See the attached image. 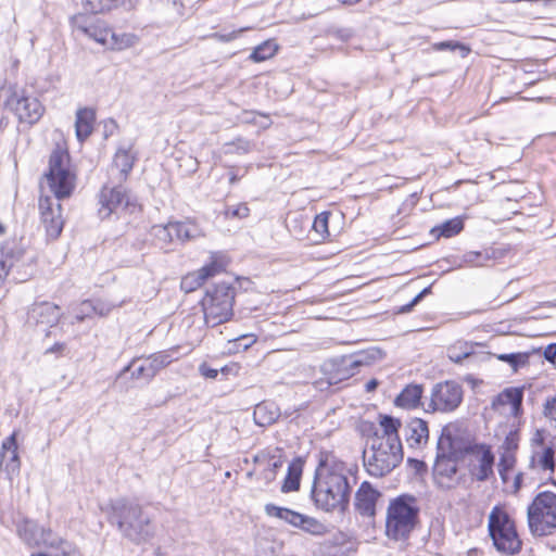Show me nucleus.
Masks as SVG:
<instances>
[{"instance_id": "obj_22", "label": "nucleus", "mask_w": 556, "mask_h": 556, "mask_svg": "<svg viewBox=\"0 0 556 556\" xmlns=\"http://www.w3.org/2000/svg\"><path fill=\"white\" fill-rule=\"evenodd\" d=\"M379 493L368 482H363L355 494L356 509L366 516L375 515Z\"/></svg>"}, {"instance_id": "obj_63", "label": "nucleus", "mask_w": 556, "mask_h": 556, "mask_svg": "<svg viewBox=\"0 0 556 556\" xmlns=\"http://www.w3.org/2000/svg\"><path fill=\"white\" fill-rule=\"evenodd\" d=\"M4 233V227L3 225L0 223V235Z\"/></svg>"}, {"instance_id": "obj_20", "label": "nucleus", "mask_w": 556, "mask_h": 556, "mask_svg": "<svg viewBox=\"0 0 556 556\" xmlns=\"http://www.w3.org/2000/svg\"><path fill=\"white\" fill-rule=\"evenodd\" d=\"M405 438L410 448L420 450L429 440V429L425 420L413 418L405 427Z\"/></svg>"}, {"instance_id": "obj_30", "label": "nucleus", "mask_w": 556, "mask_h": 556, "mask_svg": "<svg viewBox=\"0 0 556 556\" xmlns=\"http://www.w3.org/2000/svg\"><path fill=\"white\" fill-rule=\"evenodd\" d=\"M422 395V389L418 384L407 386L395 399L399 407L412 409L419 405Z\"/></svg>"}, {"instance_id": "obj_55", "label": "nucleus", "mask_w": 556, "mask_h": 556, "mask_svg": "<svg viewBox=\"0 0 556 556\" xmlns=\"http://www.w3.org/2000/svg\"><path fill=\"white\" fill-rule=\"evenodd\" d=\"M544 357L549 362H554L556 359V343L548 344L545 348Z\"/></svg>"}, {"instance_id": "obj_12", "label": "nucleus", "mask_w": 556, "mask_h": 556, "mask_svg": "<svg viewBox=\"0 0 556 556\" xmlns=\"http://www.w3.org/2000/svg\"><path fill=\"white\" fill-rule=\"evenodd\" d=\"M34 255L20 245L0 248V286L10 270L16 271L15 280H26L33 271Z\"/></svg>"}, {"instance_id": "obj_4", "label": "nucleus", "mask_w": 556, "mask_h": 556, "mask_svg": "<svg viewBox=\"0 0 556 556\" xmlns=\"http://www.w3.org/2000/svg\"><path fill=\"white\" fill-rule=\"evenodd\" d=\"M419 507L413 496H399L390 502L386 517V535L394 541L406 540L417 525Z\"/></svg>"}, {"instance_id": "obj_26", "label": "nucleus", "mask_w": 556, "mask_h": 556, "mask_svg": "<svg viewBox=\"0 0 556 556\" xmlns=\"http://www.w3.org/2000/svg\"><path fill=\"white\" fill-rule=\"evenodd\" d=\"M515 463V455L509 451H506L501 456L498 463V472L504 483H508L510 478H513V491L517 492L521 486L522 473L519 472L513 476Z\"/></svg>"}, {"instance_id": "obj_14", "label": "nucleus", "mask_w": 556, "mask_h": 556, "mask_svg": "<svg viewBox=\"0 0 556 556\" xmlns=\"http://www.w3.org/2000/svg\"><path fill=\"white\" fill-rule=\"evenodd\" d=\"M71 24L75 30L108 48L113 29L106 22L100 18H92L84 13H77L71 17Z\"/></svg>"}, {"instance_id": "obj_56", "label": "nucleus", "mask_w": 556, "mask_h": 556, "mask_svg": "<svg viewBox=\"0 0 556 556\" xmlns=\"http://www.w3.org/2000/svg\"><path fill=\"white\" fill-rule=\"evenodd\" d=\"M254 115L257 116L255 124L258 125L261 128L265 129V128H268L270 126L271 121H270V118L267 115L261 114V113L254 114Z\"/></svg>"}, {"instance_id": "obj_49", "label": "nucleus", "mask_w": 556, "mask_h": 556, "mask_svg": "<svg viewBox=\"0 0 556 556\" xmlns=\"http://www.w3.org/2000/svg\"><path fill=\"white\" fill-rule=\"evenodd\" d=\"M226 152H238V153H248L252 150V144L250 141L244 139H238L235 142H230L226 144Z\"/></svg>"}, {"instance_id": "obj_3", "label": "nucleus", "mask_w": 556, "mask_h": 556, "mask_svg": "<svg viewBox=\"0 0 556 556\" xmlns=\"http://www.w3.org/2000/svg\"><path fill=\"white\" fill-rule=\"evenodd\" d=\"M114 518L118 530L134 543L148 542L154 535L151 518L136 503L118 501L113 505Z\"/></svg>"}, {"instance_id": "obj_60", "label": "nucleus", "mask_w": 556, "mask_h": 556, "mask_svg": "<svg viewBox=\"0 0 556 556\" xmlns=\"http://www.w3.org/2000/svg\"><path fill=\"white\" fill-rule=\"evenodd\" d=\"M377 387V381L376 380H370L367 384H366V388L368 391H372L375 390Z\"/></svg>"}, {"instance_id": "obj_8", "label": "nucleus", "mask_w": 556, "mask_h": 556, "mask_svg": "<svg viewBox=\"0 0 556 556\" xmlns=\"http://www.w3.org/2000/svg\"><path fill=\"white\" fill-rule=\"evenodd\" d=\"M528 523L534 535H547L556 529V494H538L528 508Z\"/></svg>"}, {"instance_id": "obj_50", "label": "nucleus", "mask_w": 556, "mask_h": 556, "mask_svg": "<svg viewBox=\"0 0 556 556\" xmlns=\"http://www.w3.org/2000/svg\"><path fill=\"white\" fill-rule=\"evenodd\" d=\"M94 311H97V306L90 301H85L79 305V312L76 314V319L81 321L85 317H89Z\"/></svg>"}, {"instance_id": "obj_23", "label": "nucleus", "mask_w": 556, "mask_h": 556, "mask_svg": "<svg viewBox=\"0 0 556 556\" xmlns=\"http://www.w3.org/2000/svg\"><path fill=\"white\" fill-rule=\"evenodd\" d=\"M522 393L517 389H507L493 401V407L503 414L516 415L520 408Z\"/></svg>"}, {"instance_id": "obj_29", "label": "nucleus", "mask_w": 556, "mask_h": 556, "mask_svg": "<svg viewBox=\"0 0 556 556\" xmlns=\"http://www.w3.org/2000/svg\"><path fill=\"white\" fill-rule=\"evenodd\" d=\"M279 417V410L273 403H261L253 412V419L260 427H267L274 424Z\"/></svg>"}, {"instance_id": "obj_15", "label": "nucleus", "mask_w": 556, "mask_h": 556, "mask_svg": "<svg viewBox=\"0 0 556 556\" xmlns=\"http://www.w3.org/2000/svg\"><path fill=\"white\" fill-rule=\"evenodd\" d=\"M462 399L460 386L452 381H445L438 383L432 389L429 407L432 410L451 412L460 404Z\"/></svg>"}, {"instance_id": "obj_54", "label": "nucleus", "mask_w": 556, "mask_h": 556, "mask_svg": "<svg viewBox=\"0 0 556 556\" xmlns=\"http://www.w3.org/2000/svg\"><path fill=\"white\" fill-rule=\"evenodd\" d=\"M236 340L243 341V350H247L256 342L257 338L255 334H243Z\"/></svg>"}, {"instance_id": "obj_46", "label": "nucleus", "mask_w": 556, "mask_h": 556, "mask_svg": "<svg viewBox=\"0 0 556 556\" xmlns=\"http://www.w3.org/2000/svg\"><path fill=\"white\" fill-rule=\"evenodd\" d=\"M250 214V210L249 207L247 206V204H237V205H232V206H228L226 210H225V216L227 218H239V219H242V218H247Z\"/></svg>"}, {"instance_id": "obj_31", "label": "nucleus", "mask_w": 556, "mask_h": 556, "mask_svg": "<svg viewBox=\"0 0 556 556\" xmlns=\"http://www.w3.org/2000/svg\"><path fill=\"white\" fill-rule=\"evenodd\" d=\"M302 471L303 463L301 459H294L289 464L288 473L281 486L283 493L299 490Z\"/></svg>"}, {"instance_id": "obj_16", "label": "nucleus", "mask_w": 556, "mask_h": 556, "mask_svg": "<svg viewBox=\"0 0 556 556\" xmlns=\"http://www.w3.org/2000/svg\"><path fill=\"white\" fill-rule=\"evenodd\" d=\"M469 471L478 481L488 480L493 475L494 455L486 445H476L468 453Z\"/></svg>"}, {"instance_id": "obj_17", "label": "nucleus", "mask_w": 556, "mask_h": 556, "mask_svg": "<svg viewBox=\"0 0 556 556\" xmlns=\"http://www.w3.org/2000/svg\"><path fill=\"white\" fill-rule=\"evenodd\" d=\"M18 430L2 441L0 450V470L7 475L9 480L18 476L21 470V459L18 456L17 437Z\"/></svg>"}, {"instance_id": "obj_40", "label": "nucleus", "mask_w": 556, "mask_h": 556, "mask_svg": "<svg viewBox=\"0 0 556 556\" xmlns=\"http://www.w3.org/2000/svg\"><path fill=\"white\" fill-rule=\"evenodd\" d=\"M206 280L202 276L201 271L194 270L185 275L180 281V288L185 292L189 293L199 289Z\"/></svg>"}, {"instance_id": "obj_39", "label": "nucleus", "mask_w": 556, "mask_h": 556, "mask_svg": "<svg viewBox=\"0 0 556 556\" xmlns=\"http://www.w3.org/2000/svg\"><path fill=\"white\" fill-rule=\"evenodd\" d=\"M151 233L163 247L172 243L175 240V231L173 223L167 225H156L151 229Z\"/></svg>"}, {"instance_id": "obj_58", "label": "nucleus", "mask_w": 556, "mask_h": 556, "mask_svg": "<svg viewBox=\"0 0 556 556\" xmlns=\"http://www.w3.org/2000/svg\"><path fill=\"white\" fill-rule=\"evenodd\" d=\"M429 292V288L424 289L415 299L412 301L409 305H407L403 311H408L412 306L419 302V300Z\"/></svg>"}, {"instance_id": "obj_34", "label": "nucleus", "mask_w": 556, "mask_h": 556, "mask_svg": "<svg viewBox=\"0 0 556 556\" xmlns=\"http://www.w3.org/2000/svg\"><path fill=\"white\" fill-rule=\"evenodd\" d=\"M138 42H139V37L135 34H130V33L116 34L113 30L106 49L121 51V50L132 48Z\"/></svg>"}, {"instance_id": "obj_37", "label": "nucleus", "mask_w": 556, "mask_h": 556, "mask_svg": "<svg viewBox=\"0 0 556 556\" xmlns=\"http://www.w3.org/2000/svg\"><path fill=\"white\" fill-rule=\"evenodd\" d=\"M464 228L462 218L455 217L444 222L441 226H438L431 230L433 235L438 237L451 238L459 233Z\"/></svg>"}, {"instance_id": "obj_57", "label": "nucleus", "mask_w": 556, "mask_h": 556, "mask_svg": "<svg viewBox=\"0 0 556 556\" xmlns=\"http://www.w3.org/2000/svg\"><path fill=\"white\" fill-rule=\"evenodd\" d=\"M97 306V311L94 313L99 314L100 316H106L112 311V306L104 305L100 302L94 304Z\"/></svg>"}, {"instance_id": "obj_5", "label": "nucleus", "mask_w": 556, "mask_h": 556, "mask_svg": "<svg viewBox=\"0 0 556 556\" xmlns=\"http://www.w3.org/2000/svg\"><path fill=\"white\" fill-rule=\"evenodd\" d=\"M488 529L497 552L515 555L521 551L522 542L517 533L515 521L504 505L492 508L488 518Z\"/></svg>"}, {"instance_id": "obj_25", "label": "nucleus", "mask_w": 556, "mask_h": 556, "mask_svg": "<svg viewBox=\"0 0 556 556\" xmlns=\"http://www.w3.org/2000/svg\"><path fill=\"white\" fill-rule=\"evenodd\" d=\"M134 162L135 155L131 149H118L113 160L111 168L112 175H114L117 180L126 179L134 166Z\"/></svg>"}, {"instance_id": "obj_48", "label": "nucleus", "mask_w": 556, "mask_h": 556, "mask_svg": "<svg viewBox=\"0 0 556 556\" xmlns=\"http://www.w3.org/2000/svg\"><path fill=\"white\" fill-rule=\"evenodd\" d=\"M251 29L250 27H242L236 30H232L228 34L214 33L211 35V38L220 41V42H230L237 39L243 31Z\"/></svg>"}, {"instance_id": "obj_27", "label": "nucleus", "mask_w": 556, "mask_h": 556, "mask_svg": "<svg viewBox=\"0 0 556 556\" xmlns=\"http://www.w3.org/2000/svg\"><path fill=\"white\" fill-rule=\"evenodd\" d=\"M401 427V422L399 419L392 418L390 416H382L380 419V429L381 433H376L372 440H388L389 443L392 444H401L399 438V428Z\"/></svg>"}, {"instance_id": "obj_64", "label": "nucleus", "mask_w": 556, "mask_h": 556, "mask_svg": "<svg viewBox=\"0 0 556 556\" xmlns=\"http://www.w3.org/2000/svg\"><path fill=\"white\" fill-rule=\"evenodd\" d=\"M157 556H163V555L159 553Z\"/></svg>"}, {"instance_id": "obj_53", "label": "nucleus", "mask_w": 556, "mask_h": 556, "mask_svg": "<svg viewBox=\"0 0 556 556\" xmlns=\"http://www.w3.org/2000/svg\"><path fill=\"white\" fill-rule=\"evenodd\" d=\"M199 372L205 378L215 379L219 370L211 368L207 364L203 363L199 366Z\"/></svg>"}, {"instance_id": "obj_32", "label": "nucleus", "mask_w": 556, "mask_h": 556, "mask_svg": "<svg viewBox=\"0 0 556 556\" xmlns=\"http://www.w3.org/2000/svg\"><path fill=\"white\" fill-rule=\"evenodd\" d=\"M175 239L179 241H189L204 236L202 229L193 223L175 222L173 223Z\"/></svg>"}, {"instance_id": "obj_44", "label": "nucleus", "mask_w": 556, "mask_h": 556, "mask_svg": "<svg viewBox=\"0 0 556 556\" xmlns=\"http://www.w3.org/2000/svg\"><path fill=\"white\" fill-rule=\"evenodd\" d=\"M433 49L437 50V51H442V50H451V51H455V50H458L460 52V55L462 58H465L469 54L470 52V48L460 43V42H457V41H441V42H437L434 43L433 46Z\"/></svg>"}, {"instance_id": "obj_43", "label": "nucleus", "mask_w": 556, "mask_h": 556, "mask_svg": "<svg viewBox=\"0 0 556 556\" xmlns=\"http://www.w3.org/2000/svg\"><path fill=\"white\" fill-rule=\"evenodd\" d=\"M328 219V213H320L313 222L312 228L317 233L318 240H324L329 236Z\"/></svg>"}, {"instance_id": "obj_18", "label": "nucleus", "mask_w": 556, "mask_h": 556, "mask_svg": "<svg viewBox=\"0 0 556 556\" xmlns=\"http://www.w3.org/2000/svg\"><path fill=\"white\" fill-rule=\"evenodd\" d=\"M533 444L535 447L533 450L531 456V466L533 468H539L543 471L554 472L555 470V462L554 454L555 451L553 446L545 445L543 442V438L540 432L536 433V437L533 439Z\"/></svg>"}, {"instance_id": "obj_19", "label": "nucleus", "mask_w": 556, "mask_h": 556, "mask_svg": "<svg viewBox=\"0 0 556 556\" xmlns=\"http://www.w3.org/2000/svg\"><path fill=\"white\" fill-rule=\"evenodd\" d=\"M285 462L283 451L280 447H268L254 456V463L265 468L264 478L271 481L276 477V470Z\"/></svg>"}, {"instance_id": "obj_2", "label": "nucleus", "mask_w": 556, "mask_h": 556, "mask_svg": "<svg viewBox=\"0 0 556 556\" xmlns=\"http://www.w3.org/2000/svg\"><path fill=\"white\" fill-rule=\"evenodd\" d=\"M345 464L332 455L320 458L315 470L312 500L324 511H344L350 503L351 484Z\"/></svg>"}, {"instance_id": "obj_47", "label": "nucleus", "mask_w": 556, "mask_h": 556, "mask_svg": "<svg viewBox=\"0 0 556 556\" xmlns=\"http://www.w3.org/2000/svg\"><path fill=\"white\" fill-rule=\"evenodd\" d=\"M379 358H381V353L379 351H370L357 355L356 358L352 362L351 366L369 365L371 362H375Z\"/></svg>"}, {"instance_id": "obj_61", "label": "nucleus", "mask_w": 556, "mask_h": 556, "mask_svg": "<svg viewBox=\"0 0 556 556\" xmlns=\"http://www.w3.org/2000/svg\"><path fill=\"white\" fill-rule=\"evenodd\" d=\"M62 349H63V345H62V344H56V345H54V346L51 349V351H53V352H54V351H60V350H62Z\"/></svg>"}, {"instance_id": "obj_38", "label": "nucleus", "mask_w": 556, "mask_h": 556, "mask_svg": "<svg viewBox=\"0 0 556 556\" xmlns=\"http://www.w3.org/2000/svg\"><path fill=\"white\" fill-rule=\"evenodd\" d=\"M278 51V45L274 40H266L258 45L250 55L254 62H263L273 58Z\"/></svg>"}, {"instance_id": "obj_41", "label": "nucleus", "mask_w": 556, "mask_h": 556, "mask_svg": "<svg viewBox=\"0 0 556 556\" xmlns=\"http://www.w3.org/2000/svg\"><path fill=\"white\" fill-rule=\"evenodd\" d=\"M130 367H132L131 377L135 379H144L149 381L154 377L153 368L149 365L146 358L140 362L134 361L132 364L127 367V370Z\"/></svg>"}, {"instance_id": "obj_21", "label": "nucleus", "mask_w": 556, "mask_h": 556, "mask_svg": "<svg viewBox=\"0 0 556 556\" xmlns=\"http://www.w3.org/2000/svg\"><path fill=\"white\" fill-rule=\"evenodd\" d=\"M60 307L50 302L34 304L29 311V318L46 327H52L56 325L60 320Z\"/></svg>"}, {"instance_id": "obj_7", "label": "nucleus", "mask_w": 556, "mask_h": 556, "mask_svg": "<svg viewBox=\"0 0 556 556\" xmlns=\"http://www.w3.org/2000/svg\"><path fill=\"white\" fill-rule=\"evenodd\" d=\"M17 535L28 546L46 545L50 549H55L53 556H81L78 548L51 533L50 530H45L38 527L37 523L30 520H23L17 525Z\"/></svg>"}, {"instance_id": "obj_33", "label": "nucleus", "mask_w": 556, "mask_h": 556, "mask_svg": "<svg viewBox=\"0 0 556 556\" xmlns=\"http://www.w3.org/2000/svg\"><path fill=\"white\" fill-rule=\"evenodd\" d=\"M228 265L227 257L222 253H212L210 263L202 266L199 270L205 280L223 273Z\"/></svg>"}, {"instance_id": "obj_6", "label": "nucleus", "mask_w": 556, "mask_h": 556, "mask_svg": "<svg viewBox=\"0 0 556 556\" xmlns=\"http://www.w3.org/2000/svg\"><path fill=\"white\" fill-rule=\"evenodd\" d=\"M403 459L402 444H392L388 440H371L364 452V465L370 476L383 477L391 472Z\"/></svg>"}, {"instance_id": "obj_13", "label": "nucleus", "mask_w": 556, "mask_h": 556, "mask_svg": "<svg viewBox=\"0 0 556 556\" xmlns=\"http://www.w3.org/2000/svg\"><path fill=\"white\" fill-rule=\"evenodd\" d=\"M264 511L267 517L279 519L293 528L301 529L313 535H324L327 528L316 518L301 514L287 507L266 504Z\"/></svg>"}, {"instance_id": "obj_51", "label": "nucleus", "mask_w": 556, "mask_h": 556, "mask_svg": "<svg viewBox=\"0 0 556 556\" xmlns=\"http://www.w3.org/2000/svg\"><path fill=\"white\" fill-rule=\"evenodd\" d=\"M544 415L551 420H556V397L546 401L544 405Z\"/></svg>"}, {"instance_id": "obj_42", "label": "nucleus", "mask_w": 556, "mask_h": 556, "mask_svg": "<svg viewBox=\"0 0 556 556\" xmlns=\"http://www.w3.org/2000/svg\"><path fill=\"white\" fill-rule=\"evenodd\" d=\"M498 361L505 362L510 365V367L517 371L519 367L526 366L528 364V354L526 353H511V354H498L496 355Z\"/></svg>"}, {"instance_id": "obj_59", "label": "nucleus", "mask_w": 556, "mask_h": 556, "mask_svg": "<svg viewBox=\"0 0 556 556\" xmlns=\"http://www.w3.org/2000/svg\"><path fill=\"white\" fill-rule=\"evenodd\" d=\"M254 114H256V113L255 112L245 113L247 117L244 118V121L249 122V123H256L257 116H255Z\"/></svg>"}, {"instance_id": "obj_9", "label": "nucleus", "mask_w": 556, "mask_h": 556, "mask_svg": "<svg viewBox=\"0 0 556 556\" xmlns=\"http://www.w3.org/2000/svg\"><path fill=\"white\" fill-rule=\"evenodd\" d=\"M233 299V290L226 285L208 290L201 301L205 323L214 327L229 320L232 316Z\"/></svg>"}, {"instance_id": "obj_10", "label": "nucleus", "mask_w": 556, "mask_h": 556, "mask_svg": "<svg viewBox=\"0 0 556 556\" xmlns=\"http://www.w3.org/2000/svg\"><path fill=\"white\" fill-rule=\"evenodd\" d=\"M5 99L3 105L12 112L21 123L35 124L42 114L43 106L39 100L17 85H9L4 89Z\"/></svg>"}, {"instance_id": "obj_28", "label": "nucleus", "mask_w": 556, "mask_h": 556, "mask_svg": "<svg viewBox=\"0 0 556 556\" xmlns=\"http://www.w3.org/2000/svg\"><path fill=\"white\" fill-rule=\"evenodd\" d=\"M94 112L90 109H80L76 113V137L79 141L85 140L92 132Z\"/></svg>"}, {"instance_id": "obj_35", "label": "nucleus", "mask_w": 556, "mask_h": 556, "mask_svg": "<svg viewBox=\"0 0 556 556\" xmlns=\"http://www.w3.org/2000/svg\"><path fill=\"white\" fill-rule=\"evenodd\" d=\"M125 0H83L84 8L92 14H102L123 5Z\"/></svg>"}, {"instance_id": "obj_52", "label": "nucleus", "mask_w": 556, "mask_h": 556, "mask_svg": "<svg viewBox=\"0 0 556 556\" xmlns=\"http://www.w3.org/2000/svg\"><path fill=\"white\" fill-rule=\"evenodd\" d=\"M240 365L238 363H230L220 368V372L224 376H238L240 372Z\"/></svg>"}, {"instance_id": "obj_36", "label": "nucleus", "mask_w": 556, "mask_h": 556, "mask_svg": "<svg viewBox=\"0 0 556 556\" xmlns=\"http://www.w3.org/2000/svg\"><path fill=\"white\" fill-rule=\"evenodd\" d=\"M473 354V346L465 341H457L447 348V357L456 364Z\"/></svg>"}, {"instance_id": "obj_11", "label": "nucleus", "mask_w": 556, "mask_h": 556, "mask_svg": "<svg viewBox=\"0 0 556 556\" xmlns=\"http://www.w3.org/2000/svg\"><path fill=\"white\" fill-rule=\"evenodd\" d=\"M98 215L102 219L109 218L112 214H134L139 208L122 186L103 187L98 197Z\"/></svg>"}, {"instance_id": "obj_62", "label": "nucleus", "mask_w": 556, "mask_h": 556, "mask_svg": "<svg viewBox=\"0 0 556 556\" xmlns=\"http://www.w3.org/2000/svg\"><path fill=\"white\" fill-rule=\"evenodd\" d=\"M340 379H334V378H331L329 379L328 381V384H334V383H338Z\"/></svg>"}, {"instance_id": "obj_45", "label": "nucleus", "mask_w": 556, "mask_h": 556, "mask_svg": "<svg viewBox=\"0 0 556 556\" xmlns=\"http://www.w3.org/2000/svg\"><path fill=\"white\" fill-rule=\"evenodd\" d=\"M153 368L154 376L163 368L172 363V358L168 354L160 353L146 358Z\"/></svg>"}, {"instance_id": "obj_24", "label": "nucleus", "mask_w": 556, "mask_h": 556, "mask_svg": "<svg viewBox=\"0 0 556 556\" xmlns=\"http://www.w3.org/2000/svg\"><path fill=\"white\" fill-rule=\"evenodd\" d=\"M433 472L441 485L450 488L456 480L457 465L450 457H438L433 467Z\"/></svg>"}, {"instance_id": "obj_1", "label": "nucleus", "mask_w": 556, "mask_h": 556, "mask_svg": "<svg viewBox=\"0 0 556 556\" xmlns=\"http://www.w3.org/2000/svg\"><path fill=\"white\" fill-rule=\"evenodd\" d=\"M45 181L55 198L41 195L39 211L47 236L54 240L61 235L64 227L62 206L59 200L72 194L76 181L65 142L56 144V148L52 151L49 160V172L45 176Z\"/></svg>"}]
</instances>
